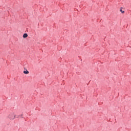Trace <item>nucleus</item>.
I'll return each mask as SVG.
<instances>
[{"mask_svg":"<svg viewBox=\"0 0 131 131\" xmlns=\"http://www.w3.org/2000/svg\"><path fill=\"white\" fill-rule=\"evenodd\" d=\"M16 115L15 114V113H13L11 114H10L8 116V118L10 119V120H14L16 118Z\"/></svg>","mask_w":131,"mask_h":131,"instance_id":"1","label":"nucleus"},{"mask_svg":"<svg viewBox=\"0 0 131 131\" xmlns=\"http://www.w3.org/2000/svg\"><path fill=\"white\" fill-rule=\"evenodd\" d=\"M120 12H121V13H122V14H124V11L122 10V7L120 8Z\"/></svg>","mask_w":131,"mask_h":131,"instance_id":"2","label":"nucleus"},{"mask_svg":"<svg viewBox=\"0 0 131 131\" xmlns=\"http://www.w3.org/2000/svg\"><path fill=\"white\" fill-rule=\"evenodd\" d=\"M28 36V35L26 33H25L24 35H23V37L24 38H26V37H27Z\"/></svg>","mask_w":131,"mask_h":131,"instance_id":"3","label":"nucleus"},{"mask_svg":"<svg viewBox=\"0 0 131 131\" xmlns=\"http://www.w3.org/2000/svg\"><path fill=\"white\" fill-rule=\"evenodd\" d=\"M24 74H28L29 73V72L27 71V70H26V71H24Z\"/></svg>","mask_w":131,"mask_h":131,"instance_id":"4","label":"nucleus"}]
</instances>
